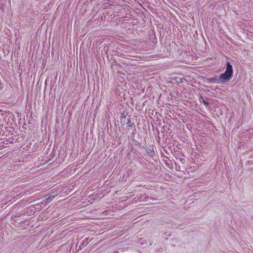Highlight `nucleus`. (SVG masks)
Returning a JSON list of instances; mask_svg holds the SVG:
<instances>
[{
  "instance_id": "nucleus-2",
  "label": "nucleus",
  "mask_w": 253,
  "mask_h": 253,
  "mask_svg": "<svg viewBox=\"0 0 253 253\" xmlns=\"http://www.w3.org/2000/svg\"><path fill=\"white\" fill-rule=\"evenodd\" d=\"M208 81L209 82H212V83H214L216 82H220L219 79H217V78L216 77L209 78V79H208Z\"/></svg>"
},
{
  "instance_id": "nucleus-6",
  "label": "nucleus",
  "mask_w": 253,
  "mask_h": 253,
  "mask_svg": "<svg viewBox=\"0 0 253 253\" xmlns=\"http://www.w3.org/2000/svg\"><path fill=\"white\" fill-rule=\"evenodd\" d=\"M128 121H129V123H130V119L128 120Z\"/></svg>"
},
{
  "instance_id": "nucleus-1",
  "label": "nucleus",
  "mask_w": 253,
  "mask_h": 253,
  "mask_svg": "<svg viewBox=\"0 0 253 253\" xmlns=\"http://www.w3.org/2000/svg\"><path fill=\"white\" fill-rule=\"evenodd\" d=\"M233 74L232 66L229 62H227L225 72L221 74L219 77V81L221 83L228 82L232 77Z\"/></svg>"
},
{
  "instance_id": "nucleus-3",
  "label": "nucleus",
  "mask_w": 253,
  "mask_h": 253,
  "mask_svg": "<svg viewBox=\"0 0 253 253\" xmlns=\"http://www.w3.org/2000/svg\"><path fill=\"white\" fill-rule=\"evenodd\" d=\"M54 197H55V196L54 195H51V196H49L47 198H45V199H46V200H52Z\"/></svg>"
},
{
  "instance_id": "nucleus-4",
  "label": "nucleus",
  "mask_w": 253,
  "mask_h": 253,
  "mask_svg": "<svg viewBox=\"0 0 253 253\" xmlns=\"http://www.w3.org/2000/svg\"><path fill=\"white\" fill-rule=\"evenodd\" d=\"M202 102L205 105H208L209 104V102L208 101L203 100Z\"/></svg>"
},
{
  "instance_id": "nucleus-5",
  "label": "nucleus",
  "mask_w": 253,
  "mask_h": 253,
  "mask_svg": "<svg viewBox=\"0 0 253 253\" xmlns=\"http://www.w3.org/2000/svg\"><path fill=\"white\" fill-rule=\"evenodd\" d=\"M182 80H183V79L179 78V79H178V80L177 81V82L178 83H181L182 82Z\"/></svg>"
}]
</instances>
